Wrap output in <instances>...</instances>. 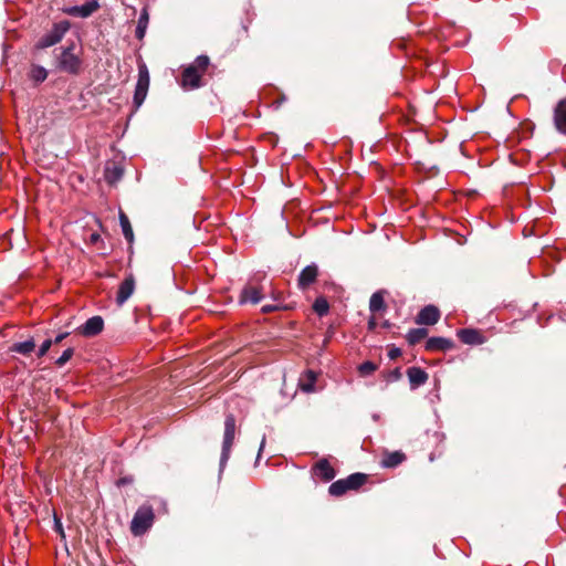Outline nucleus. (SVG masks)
<instances>
[{"label":"nucleus","instance_id":"f257e3e1","mask_svg":"<svg viewBox=\"0 0 566 566\" xmlns=\"http://www.w3.org/2000/svg\"><path fill=\"white\" fill-rule=\"evenodd\" d=\"M74 42L62 46L59 53H56L57 50H54V65L56 70L70 75H78L81 73L83 60L78 54L74 53Z\"/></svg>","mask_w":566,"mask_h":566},{"label":"nucleus","instance_id":"f03ea898","mask_svg":"<svg viewBox=\"0 0 566 566\" xmlns=\"http://www.w3.org/2000/svg\"><path fill=\"white\" fill-rule=\"evenodd\" d=\"M368 480V475L366 473H352L345 479H339L333 482L328 488V493L332 496H342L349 490H358L363 486Z\"/></svg>","mask_w":566,"mask_h":566},{"label":"nucleus","instance_id":"7ed1b4c3","mask_svg":"<svg viewBox=\"0 0 566 566\" xmlns=\"http://www.w3.org/2000/svg\"><path fill=\"white\" fill-rule=\"evenodd\" d=\"M71 23L62 20L53 23L52 29L44 33L34 44L35 50H44L60 43L66 32L70 30Z\"/></svg>","mask_w":566,"mask_h":566},{"label":"nucleus","instance_id":"20e7f679","mask_svg":"<svg viewBox=\"0 0 566 566\" xmlns=\"http://www.w3.org/2000/svg\"><path fill=\"white\" fill-rule=\"evenodd\" d=\"M235 436V417L232 413H228L224 419V434L222 441V449L219 462V474H221L230 458L231 448Z\"/></svg>","mask_w":566,"mask_h":566},{"label":"nucleus","instance_id":"39448f33","mask_svg":"<svg viewBox=\"0 0 566 566\" xmlns=\"http://www.w3.org/2000/svg\"><path fill=\"white\" fill-rule=\"evenodd\" d=\"M155 514L150 505L139 506L130 522V532L135 536L144 535L153 526Z\"/></svg>","mask_w":566,"mask_h":566},{"label":"nucleus","instance_id":"423d86ee","mask_svg":"<svg viewBox=\"0 0 566 566\" xmlns=\"http://www.w3.org/2000/svg\"><path fill=\"white\" fill-rule=\"evenodd\" d=\"M99 8L98 0H87L85 3L81 6H72L63 8V12L71 17H77L82 19H86L91 17L95 11Z\"/></svg>","mask_w":566,"mask_h":566},{"label":"nucleus","instance_id":"0eeeda50","mask_svg":"<svg viewBox=\"0 0 566 566\" xmlns=\"http://www.w3.org/2000/svg\"><path fill=\"white\" fill-rule=\"evenodd\" d=\"M201 73L197 70L196 65H187L181 74V85L185 88H199L202 86Z\"/></svg>","mask_w":566,"mask_h":566},{"label":"nucleus","instance_id":"6e6552de","mask_svg":"<svg viewBox=\"0 0 566 566\" xmlns=\"http://www.w3.org/2000/svg\"><path fill=\"white\" fill-rule=\"evenodd\" d=\"M104 328V319L99 315L90 317L84 324H82L77 331L85 337H93L98 335Z\"/></svg>","mask_w":566,"mask_h":566},{"label":"nucleus","instance_id":"1a4fd4ad","mask_svg":"<svg viewBox=\"0 0 566 566\" xmlns=\"http://www.w3.org/2000/svg\"><path fill=\"white\" fill-rule=\"evenodd\" d=\"M440 318V311L434 305H426L417 315L416 323L419 325H433Z\"/></svg>","mask_w":566,"mask_h":566},{"label":"nucleus","instance_id":"9d476101","mask_svg":"<svg viewBox=\"0 0 566 566\" xmlns=\"http://www.w3.org/2000/svg\"><path fill=\"white\" fill-rule=\"evenodd\" d=\"M554 125L558 133L566 135V97L554 107Z\"/></svg>","mask_w":566,"mask_h":566},{"label":"nucleus","instance_id":"9b49d317","mask_svg":"<svg viewBox=\"0 0 566 566\" xmlns=\"http://www.w3.org/2000/svg\"><path fill=\"white\" fill-rule=\"evenodd\" d=\"M313 473L324 482H329L336 476L335 469L327 459H321L312 469Z\"/></svg>","mask_w":566,"mask_h":566},{"label":"nucleus","instance_id":"f8f14e48","mask_svg":"<svg viewBox=\"0 0 566 566\" xmlns=\"http://www.w3.org/2000/svg\"><path fill=\"white\" fill-rule=\"evenodd\" d=\"M424 347L429 352H448L454 347V342L447 337L433 336L427 339Z\"/></svg>","mask_w":566,"mask_h":566},{"label":"nucleus","instance_id":"ddd939ff","mask_svg":"<svg viewBox=\"0 0 566 566\" xmlns=\"http://www.w3.org/2000/svg\"><path fill=\"white\" fill-rule=\"evenodd\" d=\"M135 290V280L133 275H129L123 280V282L119 284L117 295H116V303L117 305L122 306L134 293Z\"/></svg>","mask_w":566,"mask_h":566},{"label":"nucleus","instance_id":"4468645a","mask_svg":"<svg viewBox=\"0 0 566 566\" xmlns=\"http://www.w3.org/2000/svg\"><path fill=\"white\" fill-rule=\"evenodd\" d=\"M459 339L467 345H481L484 343V337L478 329L461 328L457 331Z\"/></svg>","mask_w":566,"mask_h":566},{"label":"nucleus","instance_id":"2eb2a0df","mask_svg":"<svg viewBox=\"0 0 566 566\" xmlns=\"http://www.w3.org/2000/svg\"><path fill=\"white\" fill-rule=\"evenodd\" d=\"M318 274V268L315 263L306 265L298 274V287L305 290L315 282Z\"/></svg>","mask_w":566,"mask_h":566},{"label":"nucleus","instance_id":"dca6fc26","mask_svg":"<svg viewBox=\"0 0 566 566\" xmlns=\"http://www.w3.org/2000/svg\"><path fill=\"white\" fill-rule=\"evenodd\" d=\"M262 298H263V295H262V292L260 289L252 286V285H245L240 293L239 303L240 304H247V303L258 304L262 301Z\"/></svg>","mask_w":566,"mask_h":566},{"label":"nucleus","instance_id":"f3484780","mask_svg":"<svg viewBox=\"0 0 566 566\" xmlns=\"http://www.w3.org/2000/svg\"><path fill=\"white\" fill-rule=\"evenodd\" d=\"M407 376L410 382L411 389H416L422 385H424L428 380V374L424 369L420 367H409L407 369Z\"/></svg>","mask_w":566,"mask_h":566},{"label":"nucleus","instance_id":"a211bd4d","mask_svg":"<svg viewBox=\"0 0 566 566\" xmlns=\"http://www.w3.org/2000/svg\"><path fill=\"white\" fill-rule=\"evenodd\" d=\"M35 340L33 337H30L23 342L13 343L9 347L10 353L20 354L22 356H30L35 350Z\"/></svg>","mask_w":566,"mask_h":566},{"label":"nucleus","instance_id":"6ab92c4d","mask_svg":"<svg viewBox=\"0 0 566 566\" xmlns=\"http://www.w3.org/2000/svg\"><path fill=\"white\" fill-rule=\"evenodd\" d=\"M124 175V169L120 165L115 163L107 165L104 169V178L107 184L114 185L118 182Z\"/></svg>","mask_w":566,"mask_h":566},{"label":"nucleus","instance_id":"aec40b11","mask_svg":"<svg viewBox=\"0 0 566 566\" xmlns=\"http://www.w3.org/2000/svg\"><path fill=\"white\" fill-rule=\"evenodd\" d=\"M406 460V455L401 451L386 452L381 460V467L392 469L401 464Z\"/></svg>","mask_w":566,"mask_h":566},{"label":"nucleus","instance_id":"412c9836","mask_svg":"<svg viewBox=\"0 0 566 566\" xmlns=\"http://www.w3.org/2000/svg\"><path fill=\"white\" fill-rule=\"evenodd\" d=\"M148 23H149L148 10H147V8H143L139 13L136 30H135V36L138 40H143L145 38Z\"/></svg>","mask_w":566,"mask_h":566},{"label":"nucleus","instance_id":"4be33fe9","mask_svg":"<svg viewBox=\"0 0 566 566\" xmlns=\"http://www.w3.org/2000/svg\"><path fill=\"white\" fill-rule=\"evenodd\" d=\"M48 74H49V72L44 66H41L38 64H32L30 72H29V78L36 86L46 80Z\"/></svg>","mask_w":566,"mask_h":566},{"label":"nucleus","instance_id":"5701e85b","mask_svg":"<svg viewBox=\"0 0 566 566\" xmlns=\"http://www.w3.org/2000/svg\"><path fill=\"white\" fill-rule=\"evenodd\" d=\"M119 224L122 228V232L127 242L132 243L134 241V232L128 217L124 212H119Z\"/></svg>","mask_w":566,"mask_h":566},{"label":"nucleus","instance_id":"b1692460","mask_svg":"<svg viewBox=\"0 0 566 566\" xmlns=\"http://www.w3.org/2000/svg\"><path fill=\"white\" fill-rule=\"evenodd\" d=\"M385 300L381 291L375 292L369 300V311L371 313H377L385 310Z\"/></svg>","mask_w":566,"mask_h":566},{"label":"nucleus","instance_id":"393cba45","mask_svg":"<svg viewBox=\"0 0 566 566\" xmlns=\"http://www.w3.org/2000/svg\"><path fill=\"white\" fill-rule=\"evenodd\" d=\"M427 334H428V331L426 328H423V327L411 328L407 333L406 339L409 343V345H416L421 339H423L427 336Z\"/></svg>","mask_w":566,"mask_h":566},{"label":"nucleus","instance_id":"a878e982","mask_svg":"<svg viewBox=\"0 0 566 566\" xmlns=\"http://www.w3.org/2000/svg\"><path fill=\"white\" fill-rule=\"evenodd\" d=\"M148 87L149 86L136 84L133 97V103L136 109H138L143 105L147 96Z\"/></svg>","mask_w":566,"mask_h":566},{"label":"nucleus","instance_id":"bb28decb","mask_svg":"<svg viewBox=\"0 0 566 566\" xmlns=\"http://www.w3.org/2000/svg\"><path fill=\"white\" fill-rule=\"evenodd\" d=\"M314 312L319 316H325L329 311V304L324 296H318L313 303Z\"/></svg>","mask_w":566,"mask_h":566},{"label":"nucleus","instance_id":"cd10ccee","mask_svg":"<svg viewBox=\"0 0 566 566\" xmlns=\"http://www.w3.org/2000/svg\"><path fill=\"white\" fill-rule=\"evenodd\" d=\"M378 366L370 361V360H366L364 363H361L359 366H358V373L361 377H367V376H370L373 373H375L377 370Z\"/></svg>","mask_w":566,"mask_h":566},{"label":"nucleus","instance_id":"c85d7f7f","mask_svg":"<svg viewBox=\"0 0 566 566\" xmlns=\"http://www.w3.org/2000/svg\"><path fill=\"white\" fill-rule=\"evenodd\" d=\"M149 73L145 63L138 65V80L136 84L149 86Z\"/></svg>","mask_w":566,"mask_h":566},{"label":"nucleus","instance_id":"c756f323","mask_svg":"<svg viewBox=\"0 0 566 566\" xmlns=\"http://www.w3.org/2000/svg\"><path fill=\"white\" fill-rule=\"evenodd\" d=\"M209 64H210L209 56L201 54V55H198L196 57V60L193 61V63H191L190 65H196L197 70L202 74L207 70Z\"/></svg>","mask_w":566,"mask_h":566},{"label":"nucleus","instance_id":"7c9ffc66","mask_svg":"<svg viewBox=\"0 0 566 566\" xmlns=\"http://www.w3.org/2000/svg\"><path fill=\"white\" fill-rule=\"evenodd\" d=\"M74 355V349L72 347L66 348L63 350L62 355L55 360V364L59 367L64 366Z\"/></svg>","mask_w":566,"mask_h":566},{"label":"nucleus","instance_id":"2f4dec72","mask_svg":"<svg viewBox=\"0 0 566 566\" xmlns=\"http://www.w3.org/2000/svg\"><path fill=\"white\" fill-rule=\"evenodd\" d=\"M53 530L61 536L62 539H65L62 521L56 514L53 516Z\"/></svg>","mask_w":566,"mask_h":566},{"label":"nucleus","instance_id":"473e14b6","mask_svg":"<svg viewBox=\"0 0 566 566\" xmlns=\"http://www.w3.org/2000/svg\"><path fill=\"white\" fill-rule=\"evenodd\" d=\"M53 345V340L51 338H48L45 340H43V343L40 345L38 352H36V355L38 357H43L48 354V352L50 350L51 346Z\"/></svg>","mask_w":566,"mask_h":566},{"label":"nucleus","instance_id":"72a5a7b5","mask_svg":"<svg viewBox=\"0 0 566 566\" xmlns=\"http://www.w3.org/2000/svg\"><path fill=\"white\" fill-rule=\"evenodd\" d=\"M307 375H308V378L311 381L308 384L303 385L302 389L305 392H311L314 390V382H315L316 376H315V373L312 370H308Z\"/></svg>","mask_w":566,"mask_h":566},{"label":"nucleus","instance_id":"f704fd0d","mask_svg":"<svg viewBox=\"0 0 566 566\" xmlns=\"http://www.w3.org/2000/svg\"><path fill=\"white\" fill-rule=\"evenodd\" d=\"M401 378L400 368H395L394 370L388 373L387 379L389 381H397Z\"/></svg>","mask_w":566,"mask_h":566},{"label":"nucleus","instance_id":"c9c22d12","mask_svg":"<svg viewBox=\"0 0 566 566\" xmlns=\"http://www.w3.org/2000/svg\"><path fill=\"white\" fill-rule=\"evenodd\" d=\"M400 355H401V349H400V348H398V347L392 346V347H390V348H389V350H388V357H389L390 359H396V358H398Z\"/></svg>","mask_w":566,"mask_h":566},{"label":"nucleus","instance_id":"e433bc0d","mask_svg":"<svg viewBox=\"0 0 566 566\" xmlns=\"http://www.w3.org/2000/svg\"><path fill=\"white\" fill-rule=\"evenodd\" d=\"M130 483H133V478L132 476H123V478L118 479V481H117V485L118 486L127 485V484H130Z\"/></svg>","mask_w":566,"mask_h":566},{"label":"nucleus","instance_id":"4c0bfd02","mask_svg":"<svg viewBox=\"0 0 566 566\" xmlns=\"http://www.w3.org/2000/svg\"><path fill=\"white\" fill-rule=\"evenodd\" d=\"M69 336V333L67 332H64V333H60L55 336L53 340V344H59L61 343L62 340H64L66 337Z\"/></svg>","mask_w":566,"mask_h":566},{"label":"nucleus","instance_id":"58836bf2","mask_svg":"<svg viewBox=\"0 0 566 566\" xmlns=\"http://www.w3.org/2000/svg\"><path fill=\"white\" fill-rule=\"evenodd\" d=\"M277 308H279L277 305H264V306H262V312L266 314V313L274 312Z\"/></svg>","mask_w":566,"mask_h":566},{"label":"nucleus","instance_id":"ea45409f","mask_svg":"<svg viewBox=\"0 0 566 566\" xmlns=\"http://www.w3.org/2000/svg\"><path fill=\"white\" fill-rule=\"evenodd\" d=\"M265 436L262 437V440H261V443H260V448H259V451H258V457H256V462L260 460L261 458V453L264 449V446H265Z\"/></svg>","mask_w":566,"mask_h":566},{"label":"nucleus","instance_id":"a19ab883","mask_svg":"<svg viewBox=\"0 0 566 566\" xmlns=\"http://www.w3.org/2000/svg\"><path fill=\"white\" fill-rule=\"evenodd\" d=\"M99 240H101V235L98 233H96V232L91 233V235H90L91 243L95 244Z\"/></svg>","mask_w":566,"mask_h":566},{"label":"nucleus","instance_id":"79ce46f5","mask_svg":"<svg viewBox=\"0 0 566 566\" xmlns=\"http://www.w3.org/2000/svg\"><path fill=\"white\" fill-rule=\"evenodd\" d=\"M429 459H430V461H433V459H434V458H433V453H431V454H430V458H429Z\"/></svg>","mask_w":566,"mask_h":566},{"label":"nucleus","instance_id":"37998d69","mask_svg":"<svg viewBox=\"0 0 566 566\" xmlns=\"http://www.w3.org/2000/svg\"><path fill=\"white\" fill-rule=\"evenodd\" d=\"M374 420H377L378 419V416L377 415H374L373 416Z\"/></svg>","mask_w":566,"mask_h":566}]
</instances>
